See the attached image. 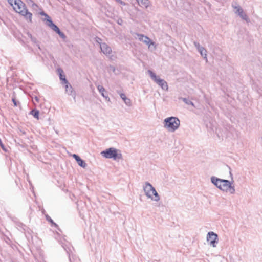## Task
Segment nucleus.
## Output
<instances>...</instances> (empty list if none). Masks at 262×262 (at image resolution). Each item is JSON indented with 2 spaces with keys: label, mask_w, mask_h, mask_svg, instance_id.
I'll return each mask as SVG.
<instances>
[{
  "label": "nucleus",
  "mask_w": 262,
  "mask_h": 262,
  "mask_svg": "<svg viewBox=\"0 0 262 262\" xmlns=\"http://www.w3.org/2000/svg\"><path fill=\"white\" fill-rule=\"evenodd\" d=\"M211 182L218 189L223 191L229 192L231 194H234L235 192L234 186L232 185V183L228 180L222 179L213 176L211 177Z\"/></svg>",
  "instance_id": "nucleus-1"
},
{
  "label": "nucleus",
  "mask_w": 262,
  "mask_h": 262,
  "mask_svg": "<svg viewBox=\"0 0 262 262\" xmlns=\"http://www.w3.org/2000/svg\"><path fill=\"white\" fill-rule=\"evenodd\" d=\"M10 4L13 5L15 11L24 16L26 20L32 22V14L29 12L25 4L21 0H9Z\"/></svg>",
  "instance_id": "nucleus-2"
},
{
  "label": "nucleus",
  "mask_w": 262,
  "mask_h": 262,
  "mask_svg": "<svg viewBox=\"0 0 262 262\" xmlns=\"http://www.w3.org/2000/svg\"><path fill=\"white\" fill-rule=\"evenodd\" d=\"M163 125L169 132H174L180 125V121L176 117H169L165 118L163 121Z\"/></svg>",
  "instance_id": "nucleus-3"
},
{
  "label": "nucleus",
  "mask_w": 262,
  "mask_h": 262,
  "mask_svg": "<svg viewBox=\"0 0 262 262\" xmlns=\"http://www.w3.org/2000/svg\"><path fill=\"white\" fill-rule=\"evenodd\" d=\"M101 154L107 159H113L115 160H122V155L121 151L113 147H110L102 151Z\"/></svg>",
  "instance_id": "nucleus-4"
},
{
  "label": "nucleus",
  "mask_w": 262,
  "mask_h": 262,
  "mask_svg": "<svg viewBox=\"0 0 262 262\" xmlns=\"http://www.w3.org/2000/svg\"><path fill=\"white\" fill-rule=\"evenodd\" d=\"M143 189L145 195L148 198L155 201H159L160 199V196L156 191L155 188L149 182H146Z\"/></svg>",
  "instance_id": "nucleus-5"
},
{
  "label": "nucleus",
  "mask_w": 262,
  "mask_h": 262,
  "mask_svg": "<svg viewBox=\"0 0 262 262\" xmlns=\"http://www.w3.org/2000/svg\"><path fill=\"white\" fill-rule=\"evenodd\" d=\"M149 73L151 78L158 84L163 90L167 91L168 89L167 82L164 79H161L159 76H156V74L151 70H148Z\"/></svg>",
  "instance_id": "nucleus-6"
},
{
  "label": "nucleus",
  "mask_w": 262,
  "mask_h": 262,
  "mask_svg": "<svg viewBox=\"0 0 262 262\" xmlns=\"http://www.w3.org/2000/svg\"><path fill=\"white\" fill-rule=\"evenodd\" d=\"M62 247L68 255L70 262H80L78 257L73 254V251L74 249L72 246L64 244L62 245Z\"/></svg>",
  "instance_id": "nucleus-7"
},
{
  "label": "nucleus",
  "mask_w": 262,
  "mask_h": 262,
  "mask_svg": "<svg viewBox=\"0 0 262 262\" xmlns=\"http://www.w3.org/2000/svg\"><path fill=\"white\" fill-rule=\"evenodd\" d=\"M207 241L209 242L210 246L216 247V244L218 243V236L213 232H209L207 236Z\"/></svg>",
  "instance_id": "nucleus-8"
},
{
  "label": "nucleus",
  "mask_w": 262,
  "mask_h": 262,
  "mask_svg": "<svg viewBox=\"0 0 262 262\" xmlns=\"http://www.w3.org/2000/svg\"><path fill=\"white\" fill-rule=\"evenodd\" d=\"M137 35L139 37V39L148 45V48H150L151 46H153L154 49H156L155 42L152 41L148 37L143 34H137Z\"/></svg>",
  "instance_id": "nucleus-9"
},
{
  "label": "nucleus",
  "mask_w": 262,
  "mask_h": 262,
  "mask_svg": "<svg viewBox=\"0 0 262 262\" xmlns=\"http://www.w3.org/2000/svg\"><path fill=\"white\" fill-rule=\"evenodd\" d=\"M232 7L235 9L236 10L235 12V13L237 14L238 16H240L241 18H242L243 20H245L247 22L249 21V19L247 15V14L244 12L243 9L241 7V6H234L232 5Z\"/></svg>",
  "instance_id": "nucleus-10"
},
{
  "label": "nucleus",
  "mask_w": 262,
  "mask_h": 262,
  "mask_svg": "<svg viewBox=\"0 0 262 262\" xmlns=\"http://www.w3.org/2000/svg\"><path fill=\"white\" fill-rule=\"evenodd\" d=\"M193 45L197 49L198 51L200 53L201 55L205 59L207 60V51L202 46H201L200 43L196 41L193 42Z\"/></svg>",
  "instance_id": "nucleus-11"
},
{
  "label": "nucleus",
  "mask_w": 262,
  "mask_h": 262,
  "mask_svg": "<svg viewBox=\"0 0 262 262\" xmlns=\"http://www.w3.org/2000/svg\"><path fill=\"white\" fill-rule=\"evenodd\" d=\"M65 89L66 93H67L68 95L72 96L73 99L75 100L76 93L74 91L73 87L69 82L65 84Z\"/></svg>",
  "instance_id": "nucleus-12"
},
{
  "label": "nucleus",
  "mask_w": 262,
  "mask_h": 262,
  "mask_svg": "<svg viewBox=\"0 0 262 262\" xmlns=\"http://www.w3.org/2000/svg\"><path fill=\"white\" fill-rule=\"evenodd\" d=\"M97 89L101 95L107 101H110V99L107 95V92L105 90L104 88L101 85H98L97 86Z\"/></svg>",
  "instance_id": "nucleus-13"
},
{
  "label": "nucleus",
  "mask_w": 262,
  "mask_h": 262,
  "mask_svg": "<svg viewBox=\"0 0 262 262\" xmlns=\"http://www.w3.org/2000/svg\"><path fill=\"white\" fill-rule=\"evenodd\" d=\"M72 157L75 159L78 164L81 167L85 168L87 166V164L85 162L81 159L78 155L74 154Z\"/></svg>",
  "instance_id": "nucleus-14"
},
{
  "label": "nucleus",
  "mask_w": 262,
  "mask_h": 262,
  "mask_svg": "<svg viewBox=\"0 0 262 262\" xmlns=\"http://www.w3.org/2000/svg\"><path fill=\"white\" fill-rule=\"evenodd\" d=\"M101 51L104 54H110L112 52V49L106 43H100Z\"/></svg>",
  "instance_id": "nucleus-15"
},
{
  "label": "nucleus",
  "mask_w": 262,
  "mask_h": 262,
  "mask_svg": "<svg viewBox=\"0 0 262 262\" xmlns=\"http://www.w3.org/2000/svg\"><path fill=\"white\" fill-rule=\"evenodd\" d=\"M57 71L59 74L60 80L62 81V83L65 84L68 83L69 82L66 79V75L63 74V70L61 68H58Z\"/></svg>",
  "instance_id": "nucleus-16"
},
{
  "label": "nucleus",
  "mask_w": 262,
  "mask_h": 262,
  "mask_svg": "<svg viewBox=\"0 0 262 262\" xmlns=\"http://www.w3.org/2000/svg\"><path fill=\"white\" fill-rule=\"evenodd\" d=\"M120 96L126 105L128 106H130L132 105V102L130 99L127 98L125 94L121 93L120 94Z\"/></svg>",
  "instance_id": "nucleus-17"
},
{
  "label": "nucleus",
  "mask_w": 262,
  "mask_h": 262,
  "mask_svg": "<svg viewBox=\"0 0 262 262\" xmlns=\"http://www.w3.org/2000/svg\"><path fill=\"white\" fill-rule=\"evenodd\" d=\"M47 25L49 26L52 30H53L56 33L60 30V29L53 23L52 20H48Z\"/></svg>",
  "instance_id": "nucleus-18"
},
{
  "label": "nucleus",
  "mask_w": 262,
  "mask_h": 262,
  "mask_svg": "<svg viewBox=\"0 0 262 262\" xmlns=\"http://www.w3.org/2000/svg\"><path fill=\"white\" fill-rule=\"evenodd\" d=\"M138 4L143 7L147 8L149 5V1L148 0H136Z\"/></svg>",
  "instance_id": "nucleus-19"
},
{
  "label": "nucleus",
  "mask_w": 262,
  "mask_h": 262,
  "mask_svg": "<svg viewBox=\"0 0 262 262\" xmlns=\"http://www.w3.org/2000/svg\"><path fill=\"white\" fill-rule=\"evenodd\" d=\"M46 219L47 221H48L49 223H51L52 226H54L58 230L60 231V229L59 228L58 225L55 223L53 220L51 218V217L48 214L46 215Z\"/></svg>",
  "instance_id": "nucleus-20"
},
{
  "label": "nucleus",
  "mask_w": 262,
  "mask_h": 262,
  "mask_svg": "<svg viewBox=\"0 0 262 262\" xmlns=\"http://www.w3.org/2000/svg\"><path fill=\"white\" fill-rule=\"evenodd\" d=\"M30 114L36 119H39V111L36 109H33L31 111Z\"/></svg>",
  "instance_id": "nucleus-21"
},
{
  "label": "nucleus",
  "mask_w": 262,
  "mask_h": 262,
  "mask_svg": "<svg viewBox=\"0 0 262 262\" xmlns=\"http://www.w3.org/2000/svg\"><path fill=\"white\" fill-rule=\"evenodd\" d=\"M40 14L42 16H45L46 17V18L44 19V21H46V24H47V23H48V20H52L50 17L47 13H46L44 11H41L40 13Z\"/></svg>",
  "instance_id": "nucleus-22"
},
{
  "label": "nucleus",
  "mask_w": 262,
  "mask_h": 262,
  "mask_svg": "<svg viewBox=\"0 0 262 262\" xmlns=\"http://www.w3.org/2000/svg\"><path fill=\"white\" fill-rule=\"evenodd\" d=\"M179 99H182L184 103H185L186 104H187L188 105H191L192 106H194L193 103L191 101L189 100V99H188L186 98H182L181 97Z\"/></svg>",
  "instance_id": "nucleus-23"
},
{
  "label": "nucleus",
  "mask_w": 262,
  "mask_h": 262,
  "mask_svg": "<svg viewBox=\"0 0 262 262\" xmlns=\"http://www.w3.org/2000/svg\"><path fill=\"white\" fill-rule=\"evenodd\" d=\"M26 2L28 5H31L34 8L38 7V6L34 3L32 0H26Z\"/></svg>",
  "instance_id": "nucleus-24"
},
{
  "label": "nucleus",
  "mask_w": 262,
  "mask_h": 262,
  "mask_svg": "<svg viewBox=\"0 0 262 262\" xmlns=\"http://www.w3.org/2000/svg\"><path fill=\"white\" fill-rule=\"evenodd\" d=\"M57 34H58L59 36L62 38V39H65L66 38V35L60 31V30H59L57 32Z\"/></svg>",
  "instance_id": "nucleus-25"
},
{
  "label": "nucleus",
  "mask_w": 262,
  "mask_h": 262,
  "mask_svg": "<svg viewBox=\"0 0 262 262\" xmlns=\"http://www.w3.org/2000/svg\"><path fill=\"white\" fill-rule=\"evenodd\" d=\"M57 34H58L59 36L62 38V39H65L66 38V35L60 31V30H59L57 32Z\"/></svg>",
  "instance_id": "nucleus-26"
},
{
  "label": "nucleus",
  "mask_w": 262,
  "mask_h": 262,
  "mask_svg": "<svg viewBox=\"0 0 262 262\" xmlns=\"http://www.w3.org/2000/svg\"><path fill=\"white\" fill-rule=\"evenodd\" d=\"M31 40L33 42L36 43L37 46L38 47V49L40 50V46H39V43H38V41H37L36 38L35 37H33V38H32V39Z\"/></svg>",
  "instance_id": "nucleus-27"
},
{
  "label": "nucleus",
  "mask_w": 262,
  "mask_h": 262,
  "mask_svg": "<svg viewBox=\"0 0 262 262\" xmlns=\"http://www.w3.org/2000/svg\"><path fill=\"white\" fill-rule=\"evenodd\" d=\"M12 100L14 104V106H17L18 105V104H20V103L16 100L15 97H13L12 98Z\"/></svg>",
  "instance_id": "nucleus-28"
},
{
  "label": "nucleus",
  "mask_w": 262,
  "mask_h": 262,
  "mask_svg": "<svg viewBox=\"0 0 262 262\" xmlns=\"http://www.w3.org/2000/svg\"><path fill=\"white\" fill-rule=\"evenodd\" d=\"M115 1L121 5H125V3L124 2H123V1H122L121 0H115Z\"/></svg>",
  "instance_id": "nucleus-29"
},
{
  "label": "nucleus",
  "mask_w": 262,
  "mask_h": 262,
  "mask_svg": "<svg viewBox=\"0 0 262 262\" xmlns=\"http://www.w3.org/2000/svg\"><path fill=\"white\" fill-rule=\"evenodd\" d=\"M101 38H100L99 37H96V41L97 42L100 43V42H99V41H101Z\"/></svg>",
  "instance_id": "nucleus-30"
},
{
  "label": "nucleus",
  "mask_w": 262,
  "mask_h": 262,
  "mask_svg": "<svg viewBox=\"0 0 262 262\" xmlns=\"http://www.w3.org/2000/svg\"><path fill=\"white\" fill-rule=\"evenodd\" d=\"M111 69L113 70V72H114L115 71V68L113 66H111L110 67Z\"/></svg>",
  "instance_id": "nucleus-31"
},
{
  "label": "nucleus",
  "mask_w": 262,
  "mask_h": 262,
  "mask_svg": "<svg viewBox=\"0 0 262 262\" xmlns=\"http://www.w3.org/2000/svg\"><path fill=\"white\" fill-rule=\"evenodd\" d=\"M34 99L37 101V102H38L39 101V98L37 97V96H35L34 97Z\"/></svg>",
  "instance_id": "nucleus-32"
},
{
  "label": "nucleus",
  "mask_w": 262,
  "mask_h": 262,
  "mask_svg": "<svg viewBox=\"0 0 262 262\" xmlns=\"http://www.w3.org/2000/svg\"><path fill=\"white\" fill-rule=\"evenodd\" d=\"M28 36L31 38V39H32V38L33 37V36H32V35H31V34H28Z\"/></svg>",
  "instance_id": "nucleus-33"
},
{
  "label": "nucleus",
  "mask_w": 262,
  "mask_h": 262,
  "mask_svg": "<svg viewBox=\"0 0 262 262\" xmlns=\"http://www.w3.org/2000/svg\"><path fill=\"white\" fill-rule=\"evenodd\" d=\"M28 36L31 38V39H32V38L33 37V36H32V35H31V34H28Z\"/></svg>",
  "instance_id": "nucleus-34"
},
{
  "label": "nucleus",
  "mask_w": 262,
  "mask_h": 262,
  "mask_svg": "<svg viewBox=\"0 0 262 262\" xmlns=\"http://www.w3.org/2000/svg\"><path fill=\"white\" fill-rule=\"evenodd\" d=\"M230 176H232V173H231V171H230Z\"/></svg>",
  "instance_id": "nucleus-35"
},
{
  "label": "nucleus",
  "mask_w": 262,
  "mask_h": 262,
  "mask_svg": "<svg viewBox=\"0 0 262 262\" xmlns=\"http://www.w3.org/2000/svg\"><path fill=\"white\" fill-rule=\"evenodd\" d=\"M118 24H120V21L118 22Z\"/></svg>",
  "instance_id": "nucleus-36"
},
{
  "label": "nucleus",
  "mask_w": 262,
  "mask_h": 262,
  "mask_svg": "<svg viewBox=\"0 0 262 262\" xmlns=\"http://www.w3.org/2000/svg\"><path fill=\"white\" fill-rule=\"evenodd\" d=\"M118 24H120V21L118 22Z\"/></svg>",
  "instance_id": "nucleus-37"
}]
</instances>
